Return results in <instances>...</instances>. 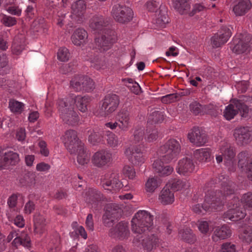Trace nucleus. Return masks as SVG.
<instances>
[{"mask_svg": "<svg viewBox=\"0 0 252 252\" xmlns=\"http://www.w3.org/2000/svg\"><path fill=\"white\" fill-rule=\"evenodd\" d=\"M117 122L119 127L122 130L126 131L128 129L130 124L129 113L125 109L120 111L117 116Z\"/></svg>", "mask_w": 252, "mask_h": 252, "instance_id": "nucleus-28", "label": "nucleus"}, {"mask_svg": "<svg viewBox=\"0 0 252 252\" xmlns=\"http://www.w3.org/2000/svg\"><path fill=\"white\" fill-rule=\"evenodd\" d=\"M111 13L117 22L123 24L131 21L133 16L132 10L130 7L120 4H115L112 7Z\"/></svg>", "mask_w": 252, "mask_h": 252, "instance_id": "nucleus-5", "label": "nucleus"}, {"mask_svg": "<svg viewBox=\"0 0 252 252\" xmlns=\"http://www.w3.org/2000/svg\"><path fill=\"white\" fill-rule=\"evenodd\" d=\"M104 185L106 187H111L112 188H115L116 189H121L128 186L127 182L126 181L121 182L115 176L112 180L103 182L102 185L103 188H105Z\"/></svg>", "mask_w": 252, "mask_h": 252, "instance_id": "nucleus-43", "label": "nucleus"}, {"mask_svg": "<svg viewBox=\"0 0 252 252\" xmlns=\"http://www.w3.org/2000/svg\"><path fill=\"white\" fill-rule=\"evenodd\" d=\"M162 183L161 179L157 177L149 178L145 184V186L149 189H157L160 188Z\"/></svg>", "mask_w": 252, "mask_h": 252, "instance_id": "nucleus-47", "label": "nucleus"}, {"mask_svg": "<svg viewBox=\"0 0 252 252\" xmlns=\"http://www.w3.org/2000/svg\"><path fill=\"white\" fill-rule=\"evenodd\" d=\"M211 222L204 220H199L197 221V225L199 231L202 234H207L210 229Z\"/></svg>", "mask_w": 252, "mask_h": 252, "instance_id": "nucleus-50", "label": "nucleus"}, {"mask_svg": "<svg viewBox=\"0 0 252 252\" xmlns=\"http://www.w3.org/2000/svg\"><path fill=\"white\" fill-rule=\"evenodd\" d=\"M107 143L111 147H115L119 143L118 138L113 133H110L107 135Z\"/></svg>", "mask_w": 252, "mask_h": 252, "instance_id": "nucleus-54", "label": "nucleus"}, {"mask_svg": "<svg viewBox=\"0 0 252 252\" xmlns=\"http://www.w3.org/2000/svg\"><path fill=\"white\" fill-rule=\"evenodd\" d=\"M86 9V3L83 0H78L73 2L71 5V13L73 16L82 17Z\"/></svg>", "mask_w": 252, "mask_h": 252, "instance_id": "nucleus-31", "label": "nucleus"}, {"mask_svg": "<svg viewBox=\"0 0 252 252\" xmlns=\"http://www.w3.org/2000/svg\"><path fill=\"white\" fill-rule=\"evenodd\" d=\"M221 188L230 189L231 188H235L236 185L231 181L229 180L227 178H223V180L220 182Z\"/></svg>", "mask_w": 252, "mask_h": 252, "instance_id": "nucleus-63", "label": "nucleus"}, {"mask_svg": "<svg viewBox=\"0 0 252 252\" xmlns=\"http://www.w3.org/2000/svg\"><path fill=\"white\" fill-rule=\"evenodd\" d=\"M25 37L22 34L16 36L14 39L12 48L14 54L18 55L25 48Z\"/></svg>", "mask_w": 252, "mask_h": 252, "instance_id": "nucleus-33", "label": "nucleus"}, {"mask_svg": "<svg viewBox=\"0 0 252 252\" xmlns=\"http://www.w3.org/2000/svg\"><path fill=\"white\" fill-rule=\"evenodd\" d=\"M195 165L191 158L186 157L179 160L177 172L180 174L187 175L194 170Z\"/></svg>", "mask_w": 252, "mask_h": 252, "instance_id": "nucleus-19", "label": "nucleus"}, {"mask_svg": "<svg viewBox=\"0 0 252 252\" xmlns=\"http://www.w3.org/2000/svg\"><path fill=\"white\" fill-rule=\"evenodd\" d=\"M205 112L212 116L216 117L218 114V111L216 106L212 104H209L204 107Z\"/></svg>", "mask_w": 252, "mask_h": 252, "instance_id": "nucleus-62", "label": "nucleus"}, {"mask_svg": "<svg viewBox=\"0 0 252 252\" xmlns=\"http://www.w3.org/2000/svg\"><path fill=\"white\" fill-rule=\"evenodd\" d=\"M211 152L209 148H201L195 150L193 155L195 158L201 162H208L210 160Z\"/></svg>", "mask_w": 252, "mask_h": 252, "instance_id": "nucleus-34", "label": "nucleus"}, {"mask_svg": "<svg viewBox=\"0 0 252 252\" xmlns=\"http://www.w3.org/2000/svg\"><path fill=\"white\" fill-rule=\"evenodd\" d=\"M73 99L74 100V104H76V107L80 111L85 113L88 111L87 106L90 101V97L89 96L73 95Z\"/></svg>", "mask_w": 252, "mask_h": 252, "instance_id": "nucleus-32", "label": "nucleus"}, {"mask_svg": "<svg viewBox=\"0 0 252 252\" xmlns=\"http://www.w3.org/2000/svg\"><path fill=\"white\" fill-rule=\"evenodd\" d=\"M119 208L113 205H107L106 211L102 217V222L106 227H110L114 223L115 220L119 216Z\"/></svg>", "mask_w": 252, "mask_h": 252, "instance_id": "nucleus-17", "label": "nucleus"}, {"mask_svg": "<svg viewBox=\"0 0 252 252\" xmlns=\"http://www.w3.org/2000/svg\"><path fill=\"white\" fill-rule=\"evenodd\" d=\"M220 150L222 155L227 159H231L235 156L234 147L227 142H224L222 144Z\"/></svg>", "mask_w": 252, "mask_h": 252, "instance_id": "nucleus-41", "label": "nucleus"}, {"mask_svg": "<svg viewBox=\"0 0 252 252\" xmlns=\"http://www.w3.org/2000/svg\"><path fill=\"white\" fill-rule=\"evenodd\" d=\"M252 4L250 0H240L233 7V10L236 16H243L252 8Z\"/></svg>", "mask_w": 252, "mask_h": 252, "instance_id": "nucleus-27", "label": "nucleus"}, {"mask_svg": "<svg viewBox=\"0 0 252 252\" xmlns=\"http://www.w3.org/2000/svg\"><path fill=\"white\" fill-rule=\"evenodd\" d=\"M174 7L181 14H187L189 12L190 5L188 0H174Z\"/></svg>", "mask_w": 252, "mask_h": 252, "instance_id": "nucleus-40", "label": "nucleus"}, {"mask_svg": "<svg viewBox=\"0 0 252 252\" xmlns=\"http://www.w3.org/2000/svg\"><path fill=\"white\" fill-rule=\"evenodd\" d=\"M113 161L112 153L106 150H101L95 153L92 158L93 164L97 167L109 165Z\"/></svg>", "mask_w": 252, "mask_h": 252, "instance_id": "nucleus-13", "label": "nucleus"}, {"mask_svg": "<svg viewBox=\"0 0 252 252\" xmlns=\"http://www.w3.org/2000/svg\"><path fill=\"white\" fill-rule=\"evenodd\" d=\"M31 240L28 234L25 232H22L20 234H18L12 242L13 246L18 247L22 245L25 247L30 246Z\"/></svg>", "mask_w": 252, "mask_h": 252, "instance_id": "nucleus-35", "label": "nucleus"}, {"mask_svg": "<svg viewBox=\"0 0 252 252\" xmlns=\"http://www.w3.org/2000/svg\"><path fill=\"white\" fill-rule=\"evenodd\" d=\"M62 103L64 104L63 105V108L65 109L67 112L74 109V100L73 99V95H71L64 99H61L58 100V107L61 114H62V111L60 109Z\"/></svg>", "mask_w": 252, "mask_h": 252, "instance_id": "nucleus-39", "label": "nucleus"}, {"mask_svg": "<svg viewBox=\"0 0 252 252\" xmlns=\"http://www.w3.org/2000/svg\"><path fill=\"white\" fill-rule=\"evenodd\" d=\"M34 230L36 233H42L46 225V221L44 218L39 215L36 214L34 216Z\"/></svg>", "mask_w": 252, "mask_h": 252, "instance_id": "nucleus-42", "label": "nucleus"}, {"mask_svg": "<svg viewBox=\"0 0 252 252\" xmlns=\"http://www.w3.org/2000/svg\"><path fill=\"white\" fill-rule=\"evenodd\" d=\"M232 231L230 227L226 225L221 227H217L214 232L212 238L214 241H218L219 239L223 240L230 237Z\"/></svg>", "mask_w": 252, "mask_h": 252, "instance_id": "nucleus-26", "label": "nucleus"}, {"mask_svg": "<svg viewBox=\"0 0 252 252\" xmlns=\"http://www.w3.org/2000/svg\"><path fill=\"white\" fill-rule=\"evenodd\" d=\"M3 24L7 27H11L16 25L17 23L16 19L10 16L4 15L1 20Z\"/></svg>", "mask_w": 252, "mask_h": 252, "instance_id": "nucleus-59", "label": "nucleus"}, {"mask_svg": "<svg viewBox=\"0 0 252 252\" xmlns=\"http://www.w3.org/2000/svg\"><path fill=\"white\" fill-rule=\"evenodd\" d=\"M178 95L175 94H171L166 95L161 97V100L162 103L168 104L178 100Z\"/></svg>", "mask_w": 252, "mask_h": 252, "instance_id": "nucleus-55", "label": "nucleus"}, {"mask_svg": "<svg viewBox=\"0 0 252 252\" xmlns=\"http://www.w3.org/2000/svg\"><path fill=\"white\" fill-rule=\"evenodd\" d=\"M88 38L87 32L83 29H76L71 35L72 43L76 46H81L86 44Z\"/></svg>", "mask_w": 252, "mask_h": 252, "instance_id": "nucleus-25", "label": "nucleus"}, {"mask_svg": "<svg viewBox=\"0 0 252 252\" xmlns=\"http://www.w3.org/2000/svg\"><path fill=\"white\" fill-rule=\"evenodd\" d=\"M220 252H236L235 246L228 243H225L222 245Z\"/></svg>", "mask_w": 252, "mask_h": 252, "instance_id": "nucleus-64", "label": "nucleus"}, {"mask_svg": "<svg viewBox=\"0 0 252 252\" xmlns=\"http://www.w3.org/2000/svg\"><path fill=\"white\" fill-rule=\"evenodd\" d=\"M169 22L167 12L165 9H160L156 14V24L159 27L163 28Z\"/></svg>", "mask_w": 252, "mask_h": 252, "instance_id": "nucleus-38", "label": "nucleus"}, {"mask_svg": "<svg viewBox=\"0 0 252 252\" xmlns=\"http://www.w3.org/2000/svg\"><path fill=\"white\" fill-rule=\"evenodd\" d=\"M153 216L147 211L137 212L131 221V230L135 234H142L153 226Z\"/></svg>", "mask_w": 252, "mask_h": 252, "instance_id": "nucleus-1", "label": "nucleus"}, {"mask_svg": "<svg viewBox=\"0 0 252 252\" xmlns=\"http://www.w3.org/2000/svg\"><path fill=\"white\" fill-rule=\"evenodd\" d=\"M24 104L14 99L10 100L9 107L11 111L21 113L23 110Z\"/></svg>", "mask_w": 252, "mask_h": 252, "instance_id": "nucleus-48", "label": "nucleus"}, {"mask_svg": "<svg viewBox=\"0 0 252 252\" xmlns=\"http://www.w3.org/2000/svg\"><path fill=\"white\" fill-rule=\"evenodd\" d=\"M239 201L237 198H235L231 202L230 208L223 215L224 219L231 221H237L243 219L246 216V212L239 206Z\"/></svg>", "mask_w": 252, "mask_h": 252, "instance_id": "nucleus-12", "label": "nucleus"}, {"mask_svg": "<svg viewBox=\"0 0 252 252\" xmlns=\"http://www.w3.org/2000/svg\"><path fill=\"white\" fill-rule=\"evenodd\" d=\"M240 238L244 242L250 244L252 242V226H245L241 230Z\"/></svg>", "mask_w": 252, "mask_h": 252, "instance_id": "nucleus-44", "label": "nucleus"}, {"mask_svg": "<svg viewBox=\"0 0 252 252\" xmlns=\"http://www.w3.org/2000/svg\"><path fill=\"white\" fill-rule=\"evenodd\" d=\"M125 154L128 160L133 164H139L144 162V158L142 152L138 146H130L126 149Z\"/></svg>", "mask_w": 252, "mask_h": 252, "instance_id": "nucleus-16", "label": "nucleus"}, {"mask_svg": "<svg viewBox=\"0 0 252 252\" xmlns=\"http://www.w3.org/2000/svg\"><path fill=\"white\" fill-rule=\"evenodd\" d=\"M117 40L116 32L113 30H106L101 35L95 37L94 39L95 48L100 52L107 51L111 48Z\"/></svg>", "mask_w": 252, "mask_h": 252, "instance_id": "nucleus-3", "label": "nucleus"}, {"mask_svg": "<svg viewBox=\"0 0 252 252\" xmlns=\"http://www.w3.org/2000/svg\"><path fill=\"white\" fill-rule=\"evenodd\" d=\"M123 173L126 177L132 179L135 176V171L133 167L125 166L123 169Z\"/></svg>", "mask_w": 252, "mask_h": 252, "instance_id": "nucleus-60", "label": "nucleus"}, {"mask_svg": "<svg viewBox=\"0 0 252 252\" xmlns=\"http://www.w3.org/2000/svg\"><path fill=\"white\" fill-rule=\"evenodd\" d=\"M129 234L128 223L125 221L119 222L114 228H111L109 230L110 236L120 239L127 238Z\"/></svg>", "mask_w": 252, "mask_h": 252, "instance_id": "nucleus-18", "label": "nucleus"}, {"mask_svg": "<svg viewBox=\"0 0 252 252\" xmlns=\"http://www.w3.org/2000/svg\"><path fill=\"white\" fill-rule=\"evenodd\" d=\"M153 168L160 176L170 175L173 171V168L170 165H164L161 159H158L154 162Z\"/></svg>", "mask_w": 252, "mask_h": 252, "instance_id": "nucleus-24", "label": "nucleus"}, {"mask_svg": "<svg viewBox=\"0 0 252 252\" xmlns=\"http://www.w3.org/2000/svg\"><path fill=\"white\" fill-rule=\"evenodd\" d=\"M233 135L238 145H247L252 141V129L248 126L237 127Z\"/></svg>", "mask_w": 252, "mask_h": 252, "instance_id": "nucleus-11", "label": "nucleus"}, {"mask_svg": "<svg viewBox=\"0 0 252 252\" xmlns=\"http://www.w3.org/2000/svg\"><path fill=\"white\" fill-rule=\"evenodd\" d=\"M120 100L119 96L115 94L106 95L103 100L98 110V114L106 117L114 112L118 107Z\"/></svg>", "mask_w": 252, "mask_h": 252, "instance_id": "nucleus-7", "label": "nucleus"}, {"mask_svg": "<svg viewBox=\"0 0 252 252\" xmlns=\"http://www.w3.org/2000/svg\"><path fill=\"white\" fill-rule=\"evenodd\" d=\"M58 58L62 62H66L68 60L70 56L68 50L65 47L61 48L57 53Z\"/></svg>", "mask_w": 252, "mask_h": 252, "instance_id": "nucleus-51", "label": "nucleus"}, {"mask_svg": "<svg viewBox=\"0 0 252 252\" xmlns=\"http://www.w3.org/2000/svg\"><path fill=\"white\" fill-rule=\"evenodd\" d=\"M220 203H218L213 200L211 202H209L205 200V202L202 205L197 204L192 207L193 212L198 214H204L207 212H211L215 210H217L221 208Z\"/></svg>", "mask_w": 252, "mask_h": 252, "instance_id": "nucleus-22", "label": "nucleus"}, {"mask_svg": "<svg viewBox=\"0 0 252 252\" xmlns=\"http://www.w3.org/2000/svg\"><path fill=\"white\" fill-rule=\"evenodd\" d=\"M64 144L71 154L75 153L76 148L83 143L79 140L76 131L69 129L64 134Z\"/></svg>", "mask_w": 252, "mask_h": 252, "instance_id": "nucleus-14", "label": "nucleus"}, {"mask_svg": "<svg viewBox=\"0 0 252 252\" xmlns=\"http://www.w3.org/2000/svg\"><path fill=\"white\" fill-rule=\"evenodd\" d=\"M144 133V130L142 128L136 129L133 133V139L135 142L141 141L143 139Z\"/></svg>", "mask_w": 252, "mask_h": 252, "instance_id": "nucleus-56", "label": "nucleus"}, {"mask_svg": "<svg viewBox=\"0 0 252 252\" xmlns=\"http://www.w3.org/2000/svg\"><path fill=\"white\" fill-rule=\"evenodd\" d=\"M109 21L107 18L101 15H95L93 17L90 21V27L94 31L97 32L106 30L105 28L108 25Z\"/></svg>", "mask_w": 252, "mask_h": 252, "instance_id": "nucleus-21", "label": "nucleus"}, {"mask_svg": "<svg viewBox=\"0 0 252 252\" xmlns=\"http://www.w3.org/2000/svg\"><path fill=\"white\" fill-rule=\"evenodd\" d=\"M159 200L161 203L167 205L174 201V193L172 190H161L159 195Z\"/></svg>", "mask_w": 252, "mask_h": 252, "instance_id": "nucleus-36", "label": "nucleus"}, {"mask_svg": "<svg viewBox=\"0 0 252 252\" xmlns=\"http://www.w3.org/2000/svg\"><path fill=\"white\" fill-rule=\"evenodd\" d=\"M164 119V115L161 112L155 110L149 115L148 122L151 124H156L161 123Z\"/></svg>", "mask_w": 252, "mask_h": 252, "instance_id": "nucleus-45", "label": "nucleus"}, {"mask_svg": "<svg viewBox=\"0 0 252 252\" xmlns=\"http://www.w3.org/2000/svg\"><path fill=\"white\" fill-rule=\"evenodd\" d=\"M238 165L241 168L247 163L248 158H249V154L247 151H243L240 152L238 155Z\"/></svg>", "mask_w": 252, "mask_h": 252, "instance_id": "nucleus-52", "label": "nucleus"}, {"mask_svg": "<svg viewBox=\"0 0 252 252\" xmlns=\"http://www.w3.org/2000/svg\"><path fill=\"white\" fill-rule=\"evenodd\" d=\"M160 3L155 0L149 1L147 2L146 6L148 11L150 12H157Z\"/></svg>", "mask_w": 252, "mask_h": 252, "instance_id": "nucleus-61", "label": "nucleus"}, {"mask_svg": "<svg viewBox=\"0 0 252 252\" xmlns=\"http://www.w3.org/2000/svg\"><path fill=\"white\" fill-rule=\"evenodd\" d=\"M249 108L241 100L234 99L228 105L223 112V116L227 120H230L239 112L241 116L246 118L249 113Z\"/></svg>", "mask_w": 252, "mask_h": 252, "instance_id": "nucleus-6", "label": "nucleus"}, {"mask_svg": "<svg viewBox=\"0 0 252 252\" xmlns=\"http://www.w3.org/2000/svg\"><path fill=\"white\" fill-rule=\"evenodd\" d=\"M181 145L177 140L172 138L160 147L158 150V154L161 159L166 163L170 162L175 158L181 151Z\"/></svg>", "mask_w": 252, "mask_h": 252, "instance_id": "nucleus-2", "label": "nucleus"}, {"mask_svg": "<svg viewBox=\"0 0 252 252\" xmlns=\"http://www.w3.org/2000/svg\"><path fill=\"white\" fill-rule=\"evenodd\" d=\"M252 36L247 33H240L234 39L235 45L232 48V51L238 54H242L246 52L249 48Z\"/></svg>", "mask_w": 252, "mask_h": 252, "instance_id": "nucleus-10", "label": "nucleus"}, {"mask_svg": "<svg viewBox=\"0 0 252 252\" xmlns=\"http://www.w3.org/2000/svg\"><path fill=\"white\" fill-rule=\"evenodd\" d=\"M147 132L149 133L145 139L149 142H153L156 140L158 136V132L157 129H153L148 131L147 129Z\"/></svg>", "mask_w": 252, "mask_h": 252, "instance_id": "nucleus-57", "label": "nucleus"}, {"mask_svg": "<svg viewBox=\"0 0 252 252\" xmlns=\"http://www.w3.org/2000/svg\"><path fill=\"white\" fill-rule=\"evenodd\" d=\"M20 161L17 153L0 148V170L6 169L10 166H15Z\"/></svg>", "mask_w": 252, "mask_h": 252, "instance_id": "nucleus-9", "label": "nucleus"}, {"mask_svg": "<svg viewBox=\"0 0 252 252\" xmlns=\"http://www.w3.org/2000/svg\"><path fill=\"white\" fill-rule=\"evenodd\" d=\"M88 60L90 62L91 66L95 69H104L106 67V63L102 58H99L98 56H93L91 55Z\"/></svg>", "mask_w": 252, "mask_h": 252, "instance_id": "nucleus-37", "label": "nucleus"}, {"mask_svg": "<svg viewBox=\"0 0 252 252\" xmlns=\"http://www.w3.org/2000/svg\"><path fill=\"white\" fill-rule=\"evenodd\" d=\"M70 87L78 92H90L95 88L93 79L87 76L76 75L70 81Z\"/></svg>", "mask_w": 252, "mask_h": 252, "instance_id": "nucleus-4", "label": "nucleus"}, {"mask_svg": "<svg viewBox=\"0 0 252 252\" xmlns=\"http://www.w3.org/2000/svg\"><path fill=\"white\" fill-rule=\"evenodd\" d=\"M190 187V183L187 181L178 179H171L168 181L162 189H188Z\"/></svg>", "mask_w": 252, "mask_h": 252, "instance_id": "nucleus-29", "label": "nucleus"}, {"mask_svg": "<svg viewBox=\"0 0 252 252\" xmlns=\"http://www.w3.org/2000/svg\"><path fill=\"white\" fill-rule=\"evenodd\" d=\"M190 108L192 112L197 115L202 112L203 107L199 103L195 101L190 104Z\"/></svg>", "mask_w": 252, "mask_h": 252, "instance_id": "nucleus-58", "label": "nucleus"}, {"mask_svg": "<svg viewBox=\"0 0 252 252\" xmlns=\"http://www.w3.org/2000/svg\"><path fill=\"white\" fill-rule=\"evenodd\" d=\"M102 136L101 134L94 131H93L89 136V141L93 145L100 142Z\"/></svg>", "mask_w": 252, "mask_h": 252, "instance_id": "nucleus-53", "label": "nucleus"}, {"mask_svg": "<svg viewBox=\"0 0 252 252\" xmlns=\"http://www.w3.org/2000/svg\"><path fill=\"white\" fill-rule=\"evenodd\" d=\"M179 236L188 243H193L195 240V238L192 230L188 228H186L180 230Z\"/></svg>", "mask_w": 252, "mask_h": 252, "instance_id": "nucleus-46", "label": "nucleus"}, {"mask_svg": "<svg viewBox=\"0 0 252 252\" xmlns=\"http://www.w3.org/2000/svg\"><path fill=\"white\" fill-rule=\"evenodd\" d=\"M133 243L137 247L142 246L147 251H151L158 246L159 240L154 235L147 236L142 234H137L133 239Z\"/></svg>", "mask_w": 252, "mask_h": 252, "instance_id": "nucleus-8", "label": "nucleus"}, {"mask_svg": "<svg viewBox=\"0 0 252 252\" xmlns=\"http://www.w3.org/2000/svg\"><path fill=\"white\" fill-rule=\"evenodd\" d=\"M241 203L245 209L252 208V193L250 192L244 194L241 199Z\"/></svg>", "mask_w": 252, "mask_h": 252, "instance_id": "nucleus-49", "label": "nucleus"}, {"mask_svg": "<svg viewBox=\"0 0 252 252\" xmlns=\"http://www.w3.org/2000/svg\"><path fill=\"white\" fill-rule=\"evenodd\" d=\"M231 32L230 30L226 28H223L220 32V34H215L211 38V44L214 48H218L226 43L231 36Z\"/></svg>", "mask_w": 252, "mask_h": 252, "instance_id": "nucleus-20", "label": "nucleus"}, {"mask_svg": "<svg viewBox=\"0 0 252 252\" xmlns=\"http://www.w3.org/2000/svg\"><path fill=\"white\" fill-rule=\"evenodd\" d=\"M189 141L197 146L204 145L207 141L206 134L198 127H193L188 134Z\"/></svg>", "mask_w": 252, "mask_h": 252, "instance_id": "nucleus-15", "label": "nucleus"}, {"mask_svg": "<svg viewBox=\"0 0 252 252\" xmlns=\"http://www.w3.org/2000/svg\"><path fill=\"white\" fill-rule=\"evenodd\" d=\"M63 103H62L61 110L62 114H61V117L63 121L66 124L71 126H74L77 124L79 121V118L77 113L74 111V109L70 110L69 111L63 108Z\"/></svg>", "mask_w": 252, "mask_h": 252, "instance_id": "nucleus-23", "label": "nucleus"}, {"mask_svg": "<svg viewBox=\"0 0 252 252\" xmlns=\"http://www.w3.org/2000/svg\"><path fill=\"white\" fill-rule=\"evenodd\" d=\"M75 154H77V161L81 165L87 164L90 159V154L87 151V149L85 148L84 145H80L76 148V151Z\"/></svg>", "mask_w": 252, "mask_h": 252, "instance_id": "nucleus-30", "label": "nucleus"}]
</instances>
